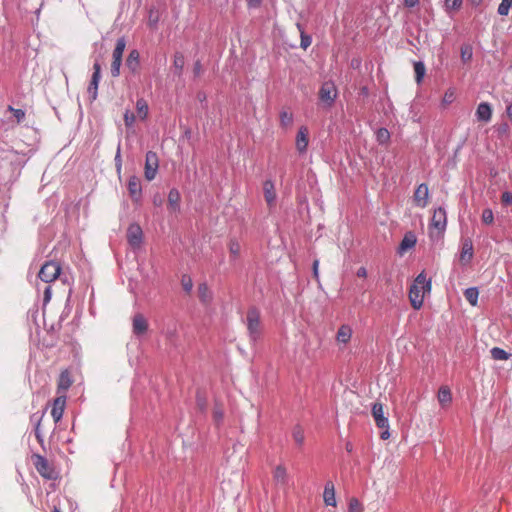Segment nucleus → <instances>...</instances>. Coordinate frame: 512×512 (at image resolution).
Returning <instances> with one entry per match:
<instances>
[{"label":"nucleus","instance_id":"obj_24","mask_svg":"<svg viewBox=\"0 0 512 512\" xmlns=\"http://www.w3.org/2000/svg\"><path fill=\"white\" fill-rule=\"evenodd\" d=\"M184 65H185L184 55L181 52H176L174 54V59H173V71L176 76L180 77L182 75Z\"/></svg>","mask_w":512,"mask_h":512},{"label":"nucleus","instance_id":"obj_37","mask_svg":"<svg viewBox=\"0 0 512 512\" xmlns=\"http://www.w3.org/2000/svg\"><path fill=\"white\" fill-rule=\"evenodd\" d=\"M512 7V0H501L498 6L497 12L501 16L508 15L510 8Z\"/></svg>","mask_w":512,"mask_h":512},{"label":"nucleus","instance_id":"obj_19","mask_svg":"<svg viewBox=\"0 0 512 512\" xmlns=\"http://www.w3.org/2000/svg\"><path fill=\"white\" fill-rule=\"evenodd\" d=\"M475 115L478 121L489 122L492 117L491 105L487 102L480 103L476 109Z\"/></svg>","mask_w":512,"mask_h":512},{"label":"nucleus","instance_id":"obj_53","mask_svg":"<svg viewBox=\"0 0 512 512\" xmlns=\"http://www.w3.org/2000/svg\"><path fill=\"white\" fill-rule=\"evenodd\" d=\"M51 300V286L47 285L44 289V303H48Z\"/></svg>","mask_w":512,"mask_h":512},{"label":"nucleus","instance_id":"obj_55","mask_svg":"<svg viewBox=\"0 0 512 512\" xmlns=\"http://www.w3.org/2000/svg\"><path fill=\"white\" fill-rule=\"evenodd\" d=\"M318 269H319V260L316 259L313 262V275H314V277L316 279L319 278V271H318Z\"/></svg>","mask_w":512,"mask_h":512},{"label":"nucleus","instance_id":"obj_1","mask_svg":"<svg viewBox=\"0 0 512 512\" xmlns=\"http://www.w3.org/2000/svg\"><path fill=\"white\" fill-rule=\"evenodd\" d=\"M431 291V280L427 279L425 272H421L414 280L409 290V299L412 307L419 310L423 306L426 294Z\"/></svg>","mask_w":512,"mask_h":512},{"label":"nucleus","instance_id":"obj_61","mask_svg":"<svg viewBox=\"0 0 512 512\" xmlns=\"http://www.w3.org/2000/svg\"><path fill=\"white\" fill-rule=\"evenodd\" d=\"M153 203L156 205V206H160L162 204V199L160 197H154L153 199Z\"/></svg>","mask_w":512,"mask_h":512},{"label":"nucleus","instance_id":"obj_45","mask_svg":"<svg viewBox=\"0 0 512 512\" xmlns=\"http://www.w3.org/2000/svg\"><path fill=\"white\" fill-rule=\"evenodd\" d=\"M363 508L356 498H352L349 502V512H362Z\"/></svg>","mask_w":512,"mask_h":512},{"label":"nucleus","instance_id":"obj_18","mask_svg":"<svg viewBox=\"0 0 512 512\" xmlns=\"http://www.w3.org/2000/svg\"><path fill=\"white\" fill-rule=\"evenodd\" d=\"M66 404V398L63 397H57L54 400L53 407L51 410V416L55 423L59 422L61 418L63 417L64 409Z\"/></svg>","mask_w":512,"mask_h":512},{"label":"nucleus","instance_id":"obj_21","mask_svg":"<svg viewBox=\"0 0 512 512\" xmlns=\"http://www.w3.org/2000/svg\"><path fill=\"white\" fill-rule=\"evenodd\" d=\"M180 200H181V196H180L179 191L176 188H172L168 194L169 208L174 212L179 211Z\"/></svg>","mask_w":512,"mask_h":512},{"label":"nucleus","instance_id":"obj_25","mask_svg":"<svg viewBox=\"0 0 512 512\" xmlns=\"http://www.w3.org/2000/svg\"><path fill=\"white\" fill-rule=\"evenodd\" d=\"M198 295L202 303L208 305L212 301V293L206 283H201L198 286Z\"/></svg>","mask_w":512,"mask_h":512},{"label":"nucleus","instance_id":"obj_27","mask_svg":"<svg viewBox=\"0 0 512 512\" xmlns=\"http://www.w3.org/2000/svg\"><path fill=\"white\" fill-rule=\"evenodd\" d=\"M274 480L281 485H286L288 482V475L286 468L282 465H278L273 473Z\"/></svg>","mask_w":512,"mask_h":512},{"label":"nucleus","instance_id":"obj_41","mask_svg":"<svg viewBox=\"0 0 512 512\" xmlns=\"http://www.w3.org/2000/svg\"><path fill=\"white\" fill-rule=\"evenodd\" d=\"M98 83L91 82L89 83V86L87 88V93L89 95V98L91 102L95 101L98 96Z\"/></svg>","mask_w":512,"mask_h":512},{"label":"nucleus","instance_id":"obj_46","mask_svg":"<svg viewBox=\"0 0 512 512\" xmlns=\"http://www.w3.org/2000/svg\"><path fill=\"white\" fill-rule=\"evenodd\" d=\"M241 250L240 244L236 240H231L229 243V251L236 258Z\"/></svg>","mask_w":512,"mask_h":512},{"label":"nucleus","instance_id":"obj_47","mask_svg":"<svg viewBox=\"0 0 512 512\" xmlns=\"http://www.w3.org/2000/svg\"><path fill=\"white\" fill-rule=\"evenodd\" d=\"M124 122L127 127L133 126L135 122V115L130 110H126L124 113Z\"/></svg>","mask_w":512,"mask_h":512},{"label":"nucleus","instance_id":"obj_54","mask_svg":"<svg viewBox=\"0 0 512 512\" xmlns=\"http://www.w3.org/2000/svg\"><path fill=\"white\" fill-rule=\"evenodd\" d=\"M115 163H116L117 170L120 171L121 170V165H122L121 154H120V147H118L117 153L115 155Z\"/></svg>","mask_w":512,"mask_h":512},{"label":"nucleus","instance_id":"obj_15","mask_svg":"<svg viewBox=\"0 0 512 512\" xmlns=\"http://www.w3.org/2000/svg\"><path fill=\"white\" fill-rule=\"evenodd\" d=\"M372 415L379 428H389L388 418L384 415L383 405L374 403L372 406Z\"/></svg>","mask_w":512,"mask_h":512},{"label":"nucleus","instance_id":"obj_2","mask_svg":"<svg viewBox=\"0 0 512 512\" xmlns=\"http://www.w3.org/2000/svg\"><path fill=\"white\" fill-rule=\"evenodd\" d=\"M245 324H246L249 340L252 345H255L261 339L262 334H263V326L261 323V314L257 308L251 307L247 311Z\"/></svg>","mask_w":512,"mask_h":512},{"label":"nucleus","instance_id":"obj_34","mask_svg":"<svg viewBox=\"0 0 512 512\" xmlns=\"http://www.w3.org/2000/svg\"><path fill=\"white\" fill-rule=\"evenodd\" d=\"M414 71L417 83H420L425 75V65L423 62L418 61L414 63Z\"/></svg>","mask_w":512,"mask_h":512},{"label":"nucleus","instance_id":"obj_59","mask_svg":"<svg viewBox=\"0 0 512 512\" xmlns=\"http://www.w3.org/2000/svg\"><path fill=\"white\" fill-rule=\"evenodd\" d=\"M419 0H404V3L407 7H414L418 4Z\"/></svg>","mask_w":512,"mask_h":512},{"label":"nucleus","instance_id":"obj_60","mask_svg":"<svg viewBox=\"0 0 512 512\" xmlns=\"http://www.w3.org/2000/svg\"><path fill=\"white\" fill-rule=\"evenodd\" d=\"M506 115L512 120V103L508 104L506 107Z\"/></svg>","mask_w":512,"mask_h":512},{"label":"nucleus","instance_id":"obj_44","mask_svg":"<svg viewBox=\"0 0 512 512\" xmlns=\"http://www.w3.org/2000/svg\"><path fill=\"white\" fill-rule=\"evenodd\" d=\"M181 285L185 292L190 293L193 288L192 278L188 275H183L181 279Z\"/></svg>","mask_w":512,"mask_h":512},{"label":"nucleus","instance_id":"obj_35","mask_svg":"<svg viewBox=\"0 0 512 512\" xmlns=\"http://www.w3.org/2000/svg\"><path fill=\"white\" fill-rule=\"evenodd\" d=\"M71 384H72V381L70 379L69 373L67 371L62 372L59 377V383H58L59 388H61L63 390H67L71 386Z\"/></svg>","mask_w":512,"mask_h":512},{"label":"nucleus","instance_id":"obj_51","mask_svg":"<svg viewBox=\"0 0 512 512\" xmlns=\"http://www.w3.org/2000/svg\"><path fill=\"white\" fill-rule=\"evenodd\" d=\"M501 199H502V202H503L504 204H506V205L511 204V203H512V193H511V192H508V191L504 192V193L502 194Z\"/></svg>","mask_w":512,"mask_h":512},{"label":"nucleus","instance_id":"obj_22","mask_svg":"<svg viewBox=\"0 0 512 512\" xmlns=\"http://www.w3.org/2000/svg\"><path fill=\"white\" fill-rule=\"evenodd\" d=\"M416 241V236L412 232L405 234L399 245V253L402 254L408 249L413 248L416 244Z\"/></svg>","mask_w":512,"mask_h":512},{"label":"nucleus","instance_id":"obj_7","mask_svg":"<svg viewBox=\"0 0 512 512\" xmlns=\"http://www.w3.org/2000/svg\"><path fill=\"white\" fill-rule=\"evenodd\" d=\"M338 96V90L334 82L326 81L319 90L320 100L328 107H331Z\"/></svg>","mask_w":512,"mask_h":512},{"label":"nucleus","instance_id":"obj_26","mask_svg":"<svg viewBox=\"0 0 512 512\" xmlns=\"http://www.w3.org/2000/svg\"><path fill=\"white\" fill-rule=\"evenodd\" d=\"M351 336H352L351 327L348 325H342L338 329L336 339L338 342L346 344L351 339Z\"/></svg>","mask_w":512,"mask_h":512},{"label":"nucleus","instance_id":"obj_64","mask_svg":"<svg viewBox=\"0 0 512 512\" xmlns=\"http://www.w3.org/2000/svg\"><path fill=\"white\" fill-rule=\"evenodd\" d=\"M52 512H62V511L58 506L54 505Z\"/></svg>","mask_w":512,"mask_h":512},{"label":"nucleus","instance_id":"obj_48","mask_svg":"<svg viewBox=\"0 0 512 512\" xmlns=\"http://www.w3.org/2000/svg\"><path fill=\"white\" fill-rule=\"evenodd\" d=\"M496 132L499 137L505 136L509 132V125L507 123H501L496 126Z\"/></svg>","mask_w":512,"mask_h":512},{"label":"nucleus","instance_id":"obj_38","mask_svg":"<svg viewBox=\"0 0 512 512\" xmlns=\"http://www.w3.org/2000/svg\"><path fill=\"white\" fill-rule=\"evenodd\" d=\"M293 439L297 445L302 446L304 443V432L300 426H296L292 433Z\"/></svg>","mask_w":512,"mask_h":512},{"label":"nucleus","instance_id":"obj_17","mask_svg":"<svg viewBox=\"0 0 512 512\" xmlns=\"http://www.w3.org/2000/svg\"><path fill=\"white\" fill-rule=\"evenodd\" d=\"M125 65L127 69L133 74H137L140 69V53L137 49H133L129 52L126 58Z\"/></svg>","mask_w":512,"mask_h":512},{"label":"nucleus","instance_id":"obj_56","mask_svg":"<svg viewBox=\"0 0 512 512\" xmlns=\"http://www.w3.org/2000/svg\"><path fill=\"white\" fill-rule=\"evenodd\" d=\"M262 0H247V5L249 8H257L260 6Z\"/></svg>","mask_w":512,"mask_h":512},{"label":"nucleus","instance_id":"obj_39","mask_svg":"<svg viewBox=\"0 0 512 512\" xmlns=\"http://www.w3.org/2000/svg\"><path fill=\"white\" fill-rule=\"evenodd\" d=\"M473 50L470 45H464L461 47V59L463 62H469L472 59Z\"/></svg>","mask_w":512,"mask_h":512},{"label":"nucleus","instance_id":"obj_32","mask_svg":"<svg viewBox=\"0 0 512 512\" xmlns=\"http://www.w3.org/2000/svg\"><path fill=\"white\" fill-rule=\"evenodd\" d=\"M136 110H137V113H138L139 117L142 120H145L147 118L149 108H148V104H147L145 99L140 98V99L137 100V102H136Z\"/></svg>","mask_w":512,"mask_h":512},{"label":"nucleus","instance_id":"obj_23","mask_svg":"<svg viewBox=\"0 0 512 512\" xmlns=\"http://www.w3.org/2000/svg\"><path fill=\"white\" fill-rule=\"evenodd\" d=\"M473 258V245L470 240H466L462 245V250L460 253V261L464 263L470 262Z\"/></svg>","mask_w":512,"mask_h":512},{"label":"nucleus","instance_id":"obj_49","mask_svg":"<svg viewBox=\"0 0 512 512\" xmlns=\"http://www.w3.org/2000/svg\"><path fill=\"white\" fill-rule=\"evenodd\" d=\"M213 418H214V420H215L217 423H219V422H221V421L223 420V418H224V413H223V411H222V409H221V408H219V407H215V408H214V410H213Z\"/></svg>","mask_w":512,"mask_h":512},{"label":"nucleus","instance_id":"obj_42","mask_svg":"<svg viewBox=\"0 0 512 512\" xmlns=\"http://www.w3.org/2000/svg\"><path fill=\"white\" fill-rule=\"evenodd\" d=\"M481 219L484 224H487V225L492 224L494 221L493 211L490 208L484 209L482 212Z\"/></svg>","mask_w":512,"mask_h":512},{"label":"nucleus","instance_id":"obj_58","mask_svg":"<svg viewBox=\"0 0 512 512\" xmlns=\"http://www.w3.org/2000/svg\"><path fill=\"white\" fill-rule=\"evenodd\" d=\"M357 276L358 277H366L367 276V270L365 267H360L358 270H357Z\"/></svg>","mask_w":512,"mask_h":512},{"label":"nucleus","instance_id":"obj_8","mask_svg":"<svg viewBox=\"0 0 512 512\" xmlns=\"http://www.w3.org/2000/svg\"><path fill=\"white\" fill-rule=\"evenodd\" d=\"M159 169V158L153 151H148L145 157L144 176L147 181L155 179Z\"/></svg>","mask_w":512,"mask_h":512},{"label":"nucleus","instance_id":"obj_29","mask_svg":"<svg viewBox=\"0 0 512 512\" xmlns=\"http://www.w3.org/2000/svg\"><path fill=\"white\" fill-rule=\"evenodd\" d=\"M376 141L380 145L388 144L390 141V132L386 128H379L375 132Z\"/></svg>","mask_w":512,"mask_h":512},{"label":"nucleus","instance_id":"obj_4","mask_svg":"<svg viewBox=\"0 0 512 512\" xmlns=\"http://www.w3.org/2000/svg\"><path fill=\"white\" fill-rule=\"evenodd\" d=\"M447 226V213L445 208L439 207L434 210L433 216L431 218L429 230L430 236H433V230H437L439 234L443 233L446 230Z\"/></svg>","mask_w":512,"mask_h":512},{"label":"nucleus","instance_id":"obj_5","mask_svg":"<svg viewBox=\"0 0 512 512\" xmlns=\"http://www.w3.org/2000/svg\"><path fill=\"white\" fill-rule=\"evenodd\" d=\"M61 272V266L55 261L46 262L40 269L38 277L45 283L56 280Z\"/></svg>","mask_w":512,"mask_h":512},{"label":"nucleus","instance_id":"obj_50","mask_svg":"<svg viewBox=\"0 0 512 512\" xmlns=\"http://www.w3.org/2000/svg\"><path fill=\"white\" fill-rule=\"evenodd\" d=\"M462 4V0H446V7L449 9H458Z\"/></svg>","mask_w":512,"mask_h":512},{"label":"nucleus","instance_id":"obj_40","mask_svg":"<svg viewBox=\"0 0 512 512\" xmlns=\"http://www.w3.org/2000/svg\"><path fill=\"white\" fill-rule=\"evenodd\" d=\"M100 79H101V65H100L99 61H95L93 64V74H92L90 81L99 84Z\"/></svg>","mask_w":512,"mask_h":512},{"label":"nucleus","instance_id":"obj_28","mask_svg":"<svg viewBox=\"0 0 512 512\" xmlns=\"http://www.w3.org/2000/svg\"><path fill=\"white\" fill-rule=\"evenodd\" d=\"M438 401L441 405L449 404L452 401V394L447 386H442L438 391Z\"/></svg>","mask_w":512,"mask_h":512},{"label":"nucleus","instance_id":"obj_31","mask_svg":"<svg viewBox=\"0 0 512 512\" xmlns=\"http://www.w3.org/2000/svg\"><path fill=\"white\" fill-rule=\"evenodd\" d=\"M466 300L472 305L476 306L478 302L479 291L476 287L467 288L464 292Z\"/></svg>","mask_w":512,"mask_h":512},{"label":"nucleus","instance_id":"obj_20","mask_svg":"<svg viewBox=\"0 0 512 512\" xmlns=\"http://www.w3.org/2000/svg\"><path fill=\"white\" fill-rule=\"evenodd\" d=\"M323 500L328 506H336L335 489L332 482H327L324 487Z\"/></svg>","mask_w":512,"mask_h":512},{"label":"nucleus","instance_id":"obj_13","mask_svg":"<svg viewBox=\"0 0 512 512\" xmlns=\"http://www.w3.org/2000/svg\"><path fill=\"white\" fill-rule=\"evenodd\" d=\"M148 321L143 314L137 313L132 320V330L136 336H142L148 331Z\"/></svg>","mask_w":512,"mask_h":512},{"label":"nucleus","instance_id":"obj_62","mask_svg":"<svg viewBox=\"0 0 512 512\" xmlns=\"http://www.w3.org/2000/svg\"><path fill=\"white\" fill-rule=\"evenodd\" d=\"M361 93H362L363 95H365V96H366V95H368V88H367V87H362V88H361Z\"/></svg>","mask_w":512,"mask_h":512},{"label":"nucleus","instance_id":"obj_43","mask_svg":"<svg viewBox=\"0 0 512 512\" xmlns=\"http://www.w3.org/2000/svg\"><path fill=\"white\" fill-rule=\"evenodd\" d=\"M8 111L13 113V116L16 118L17 123H21L25 118V111L23 109H16L12 106H8Z\"/></svg>","mask_w":512,"mask_h":512},{"label":"nucleus","instance_id":"obj_33","mask_svg":"<svg viewBox=\"0 0 512 512\" xmlns=\"http://www.w3.org/2000/svg\"><path fill=\"white\" fill-rule=\"evenodd\" d=\"M297 27L300 31V36H301L300 46H301V48L306 50L312 43V37L304 32V30L302 29V26L300 24H297Z\"/></svg>","mask_w":512,"mask_h":512},{"label":"nucleus","instance_id":"obj_10","mask_svg":"<svg viewBox=\"0 0 512 512\" xmlns=\"http://www.w3.org/2000/svg\"><path fill=\"white\" fill-rule=\"evenodd\" d=\"M142 239H143V232H142L140 225H138L136 223L130 224L128 227V230H127L128 243L132 247L138 248L142 243Z\"/></svg>","mask_w":512,"mask_h":512},{"label":"nucleus","instance_id":"obj_14","mask_svg":"<svg viewBox=\"0 0 512 512\" xmlns=\"http://www.w3.org/2000/svg\"><path fill=\"white\" fill-rule=\"evenodd\" d=\"M309 131L306 126H302L299 128L298 133L296 135V149L300 154H304L308 148V139Z\"/></svg>","mask_w":512,"mask_h":512},{"label":"nucleus","instance_id":"obj_6","mask_svg":"<svg viewBox=\"0 0 512 512\" xmlns=\"http://www.w3.org/2000/svg\"><path fill=\"white\" fill-rule=\"evenodd\" d=\"M32 461L35 469L43 478L48 480L55 478V470L45 457L40 454H33Z\"/></svg>","mask_w":512,"mask_h":512},{"label":"nucleus","instance_id":"obj_16","mask_svg":"<svg viewBox=\"0 0 512 512\" xmlns=\"http://www.w3.org/2000/svg\"><path fill=\"white\" fill-rule=\"evenodd\" d=\"M263 193L264 198L267 203V205L272 208L275 206L276 203V190H275V184L271 179L266 180L263 183Z\"/></svg>","mask_w":512,"mask_h":512},{"label":"nucleus","instance_id":"obj_57","mask_svg":"<svg viewBox=\"0 0 512 512\" xmlns=\"http://www.w3.org/2000/svg\"><path fill=\"white\" fill-rule=\"evenodd\" d=\"M383 431L381 432L380 438L383 440H386L390 437L389 428H382Z\"/></svg>","mask_w":512,"mask_h":512},{"label":"nucleus","instance_id":"obj_63","mask_svg":"<svg viewBox=\"0 0 512 512\" xmlns=\"http://www.w3.org/2000/svg\"><path fill=\"white\" fill-rule=\"evenodd\" d=\"M470 1L473 5H476V6H478L482 2V0H470Z\"/></svg>","mask_w":512,"mask_h":512},{"label":"nucleus","instance_id":"obj_3","mask_svg":"<svg viewBox=\"0 0 512 512\" xmlns=\"http://www.w3.org/2000/svg\"><path fill=\"white\" fill-rule=\"evenodd\" d=\"M126 47V40L124 37H120L116 41L115 48L113 50V61L111 64V74L113 77H118L120 75V67L122 64V56Z\"/></svg>","mask_w":512,"mask_h":512},{"label":"nucleus","instance_id":"obj_36","mask_svg":"<svg viewBox=\"0 0 512 512\" xmlns=\"http://www.w3.org/2000/svg\"><path fill=\"white\" fill-rule=\"evenodd\" d=\"M280 123L283 127H290L293 123V114L288 111L280 112Z\"/></svg>","mask_w":512,"mask_h":512},{"label":"nucleus","instance_id":"obj_9","mask_svg":"<svg viewBox=\"0 0 512 512\" xmlns=\"http://www.w3.org/2000/svg\"><path fill=\"white\" fill-rule=\"evenodd\" d=\"M45 413V410L37 411L30 416V423L34 428L35 437L43 449H45V446L44 434L43 431L41 430V422L43 420V417L45 416Z\"/></svg>","mask_w":512,"mask_h":512},{"label":"nucleus","instance_id":"obj_52","mask_svg":"<svg viewBox=\"0 0 512 512\" xmlns=\"http://www.w3.org/2000/svg\"><path fill=\"white\" fill-rule=\"evenodd\" d=\"M193 72L195 76H199L202 72V64L199 60L194 63Z\"/></svg>","mask_w":512,"mask_h":512},{"label":"nucleus","instance_id":"obj_30","mask_svg":"<svg viewBox=\"0 0 512 512\" xmlns=\"http://www.w3.org/2000/svg\"><path fill=\"white\" fill-rule=\"evenodd\" d=\"M490 353L494 360H500V361L508 360L512 356L511 353H508L507 351H505L504 349L499 348V347H493L490 350Z\"/></svg>","mask_w":512,"mask_h":512},{"label":"nucleus","instance_id":"obj_11","mask_svg":"<svg viewBox=\"0 0 512 512\" xmlns=\"http://www.w3.org/2000/svg\"><path fill=\"white\" fill-rule=\"evenodd\" d=\"M428 198L429 188L427 184L422 183L416 188L414 192L413 201L415 206L425 208L428 205Z\"/></svg>","mask_w":512,"mask_h":512},{"label":"nucleus","instance_id":"obj_12","mask_svg":"<svg viewBox=\"0 0 512 512\" xmlns=\"http://www.w3.org/2000/svg\"><path fill=\"white\" fill-rule=\"evenodd\" d=\"M128 191L129 195L134 202H139L142 198V186L139 177L132 175L128 179Z\"/></svg>","mask_w":512,"mask_h":512}]
</instances>
